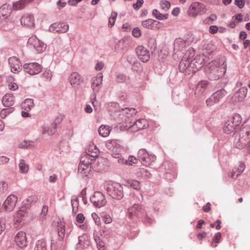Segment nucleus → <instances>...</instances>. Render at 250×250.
Listing matches in <instances>:
<instances>
[{"instance_id":"nucleus-38","label":"nucleus","mask_w":250,"mask_h":250,"mask_svg":"<svg viewBox=\"0 0 250 250\" xmlns=\"http://www.w3.org/2000/svg\"><path fill=\"white\" fill-rule=\"evenodd\" d=\"M34 250H47L46 242L43 239L37 241Z\"/></svg>"},{"instance_id":"nucleus-64","label":"nucleus","mask_w":250,"mask_h":250,"mask_svg":"<svg viewBox=\"0 0 250 250\" xmlns=\"http://www.w3.org/2000/svg\"><path fill=\"white\" fill-rule=\"evenodd\" d=\"M104 66V64L103 62H98L96 65L95 69L98 71H100L103 69Z\"/></svg>"},{"instance_id":"nucleus-63","label":"nucleus","mask_w":250,"mask_h":250,"mask_svg":"<svg viewBox=\"0 0 250 250\" xmlns=\"http://www.w3.org/2000/svg\"><path fill=\"white\" fill-rule=\"evenodd\" d=\"M211 204L210 203H208L207 204L203 207L202 209L205 212H208L210 210Z\"/></svg>"},{"instance_id":"nucleus-13","label":"nucleus","mask_w":250,"mask_h":250,"mask_svg":"<svg viewBox=\"0 0 250 250\" xmlns=\"http://www.w3.org/2000/svg\"><path fill=\"white\" fill-rule=\"evenodd\" d=\"M14 241L16 245L23 249L27 245V240L25 232L24 231H19L15 235Z\"/></svg>"},{"instance_id":"nucleus-33","label":"nucleus","mask_w":250,"mask_h":250,"mask_svg":"<svg viewBox=\"0 0 250 250\" xmlns=\"http://www.w3.org/2000/svg\"><path fill=\"white\" fill-rule=\"evenodd\" d=\"M245 166L243 163H240L238 167H235L231 174V177L235 179L239 176L244 170Z\"/></svg>"},{"instance_id":"nucleus-5","label":"nucleus","mask_w":250,"mask_h":250,"mask_svg":"<svg viewBox=\"0 0 250 250\" xmlns=\"http://www.w3.org/2000/svg\"><path fill=\"white\" fill-rule=\"evenodd\" d=\"M107 191L113 198L120 199L124 196L123 188L119 183L111 182L107 187Z\"/></svg>"},{"instance_id":"nucleus-44","label":"nucleus","mask_w":250,"mask_h":250,"mask_svg":"<svg viewBox=\"0 0 250 250\" xmlns=\"http://www.w3.org/2000/svg\"><path fill=\"white\" fill-rule=\"evenodd\" d=\"M129 186L135 189H139L140 188V183L136 180H130L127 182Z\"/></svg>"},{"instance_id":"nucleus-57","label":"nucleus","mask_w":250,"mask_h":250,"mask_svg":"<svg viewBox=\"0 0 250 250\" xmlns=\"http://www.w3.org/2000/svg\"><path fill=\"white\" fill-rule=\"evenodd\" d=\"M234 2L235 4L240 8H243L245 4V1L244 0H235Z\"/></svg>"},{"instance_id":"nucleus-29","label":"nucleus","mask_w":250,"mask_h":250,"mask_svg":"<svg viewBox=\"0 0 250 250\" xmlns=\"http://www.w3.org/2000/svg\"><path fill=\"white\" fill-rule=\"evenodd\" d=\"M2 103L4 106L9 107L14 103V97L12 94H6L2 99Z\"/></svg>"},{"instance_id":"nucleus-47","label":"nucleus","mask_w":250,"mask_h":250,"mask_svg":"<svg viewBox=\"0 0 250 250\" xmlns=\"http://www.w3.org/2000/svg\"><path fill=\"white\" fill-rule=\"evenodd\" d=\"M160 5L162 9L167 11L170 8V3L168 1L163 0L161 1Z\"/></svg>"},{"instance_id":"nucleus-12","label":"nucleus","mask_w":250,"mask_h":250,"mask_svg":"<svg viewBox=\"0 0 250 250\" xmlns=\"http://www.w3.org/2000/svg\"><path fill=\"white\" fill-rule=\"evenodd\" d=\"M248 89L246 87H242L236 91L231 97V102L233 104L240 103L243 101L246 98Z\"/></svg>"},{"instance_id":"nucleus-22","label":"nucleus","mask_w":250,"mask_h":250,"mask_svg":"<svg viewBox=\"0 0 250 250\" xmlns=\"http://www.w3.org/2000/svg\"><path fill=\"white\" fill-rule=\"evenodd\" d=\"M50 30L55 33H65L69 29V26L65 23H54L50 28Z\"/></svg>"},{"instance_id":"nucleus-50","label":"nucleus","mask_w":250,"mask_h":250,"mask_svg":"<svg viewBox=\"0 0 250 250\" xmlns=\"http://www.w3.org/2000/svg\"><path fill=\"white\" fill-rule=\"evenodd\" d=\"M85 219V218L83 213H79L76 217V220L79 224L83 223Z\"/></svg>"},{"instance_id":"nucleus-40","label":"nucleus","mask_w":250,"mask_h":250,"mask_svg":"<svg viewBox=\"0 0 250 250\" xmlns=\"http://www.w3.org/2000/svg\"><path fill=\"white\" fill-rule=\"evenodd\" d=\"M58 234L59 240H62L64 236L65 227L64 225L61 223L58 226Z\"/></svg>"},{"instance_id":"nucleus-52","label":"nucleus","mask_w":250,"mask_h":250,"mask_svg":"<svg viewBox=\"0 0 250 250\" xmlns=\"http://www.w3.org/2000/svg\"><path fill=\"white\" fill-rule=\"evenodd\" d=\"M62 119H63L62 115H60L57 116L54 120V124L52 125L55 126H57V125H58L60 124L61 123Z\"/></svg>"},{"instance_id":"nucleus-16","label":"nucleus","mask_w":250,"mask_h":250,"mask_svg":"<svg viewBox=\"0 0 250 250\" xmlns=\"http://www.w3.org/2000/svg\"><path fill=\"white\" fill-rule=\"evenodd\" d=\"M17 199V197L15 195H10L3 204L5 211L7 212L12 211L16 206Z\"/></svg>"},{"instance_id":"nucleus-30","label":"nucleus","mask_w":250,"mask_h":250,"mask_svg":"<svg viewBox=\"0 0 250 250\" xmlns=\"http://www.w3.org/2000/svg\"><path fill=\"white\" fill-rule=\"evenodd\" d=\"M142 24L143 27L147 29H152L155 26H157L160 24V22L152 19H147L142 21Z\"/></svg>"},{"instance_id":"nucleus-35","label":"nucleus","mask_w":250,"mask_h":250,"mask_svg":"<svg viewBox=\"0 0 250 250\" xmlns=\"http://www.w3.org/2000/svg\"><path fill=\"white\" fill-rule=\"evenodd\" d=\"M187 45H189V42L183 38H177L174 42V47L178 49L185 47Z\"/></svg>"},{"instance_id":"nucleus-58","label":"nucleus","mask_w":250,"mask_h":250,"mask_svg":"<svg viewBox=\"0 0 250 250\" xmlns=\"http://www.w3.org/2000/svg\"><path fill=\"white\" fill-rule=\"evenodd\" d=\"M92 217L94 220L96 224L98 225H100V219L97 215V214L95 213H93L92 214Z\"/></svg>"},{"instance_id":"nucleus-6","label":"nucleus","mask_w":250,"mask_h":250,"mask_svg":"<svg viewBox=\"0 0 250 250\" xmlns=\"http://www.w3.org/2000/svg\"><path fill=\"white\" fill-rule=\"evenodd\" d=\"M118 140H108L106 143V147L111 152L112 156L116 158L121 157V152L123 147Z\"/></svg>"},{"instance_id":"nucleus-20","label":"nucleus","mask_w":250,"mask_h":250,"mask_svg":"<svg viewBox=\"0 0 250 250\" xmlns=\"http://www.w3.org/2000/svg\"><path fill=\"white\" fill-rule=\"evenodd\" d=\"M139 157L141 159L142 164L146 166L150 165L155 159L154 156L149 155L144 150H140L139 151Z\"/></svg>"},{"instance_id":"nucleus-54","label":"nucleus","mask_w":250,"mask_h":250,"mask_svg":"<svg viewBox=\"0 0 250 250\" xmlns=\"http://www.w3.org/2000/svg\"><path fill=\"white\" fill-rule=\"evenodd\" d=\"M183 39L184 40H186L188 42H189V44L193 41V37L191 34L188 33V34H186L184 37V38Z\"/></svg>"},{"instance_id":"nucleus-2","label":"nucleus","mask_w":250,"mask_h":250,"mask_svg":"<svg viewBox=\"0 0 250 250\" xmlns=\"http://www.w3.org/2000/svg\"><path fill=\"white\" fill-rule=\"evenodd\" d=\"M241 116L238 114H234L233 116L229 117L226 121L223 127L224 131L227 134L232 132L235 127L241 124Z\"/></svg>"},{"instance_id":"nucleus-42","label":"nucleus","mask_w":250,"mask_h":250,"mask_svg":"<svg viewBox=\"0 0 250 250\" xmlns=\"http://www.w3.org/2000/svg\"><path fill=\"white\" fill-rule=\"evenodd\" d=\"M9 15V11L8 8L2 6L0 7V18L4 19L8 17Z\"/></svg>"},{"instance_id":"nucleus-32","label":"nucleus","mask_w":250,"mask_h":250,"mask_svg":"<svg viewBox=\"0 0 250 250\" xmlns=\"http://www.w3.org/2000/svg\"><path fill=\"white\" fill-rule=\"evenodd\" d=\"M118 162L121 164H125L127 165L131 166L133 164H136L138 162V159L133 156H130L127 160H125L121 157L118 159Z\"/></svg>"},{"instance_id":"nucleus-3","label":"nucleus","mask_w":250,"mask_h":250,"mask_svg":"<svg viewBox=\"0 0 250 250\" xmlns=\"http://www.w3.org/2000/svg\"><path fill=\"white\" fill-rule=\"evenodd\" d=\"M209 77L212 80L218 79L224 73V67L220 66L217 61H213L209 62L207 66Z\"/></svg>"},{"instance_id":"nucleus-39","label":"nucleus","mask_w":250,"mask_h":250,"mask_svg":"<svg viewBox=\"0 0 250 250\" xmlns=\"http://www.w3.org/2000/svg\"><path fill=\"white\" fill-rule=\"evenodd\" d=\"M19 167L20 171L22 173H27L29 170L28 165L27 164L25 161L23 160H21L19 164Z\"/></svg>"},{"instance_id":"nucleus-51","label":"nucleus","mask_w":250,"mask_h":250,"mask_svg":"<svg viewBox=\"0 0 250 250\" xmlns=\"http://www.w3.org/2000/svg\"><path fill=\"white\" fill-rule=\"evenodd\" d=\"M143 3L144 0H137L136 3L133 4V7L137 10L142 7Z\"/></svg>"},{"instance_id":"nucleus-24","label":"nucleus","mask_w":250,"mask_h":250,"mask_svg":"<svg viewBox=\"0 0 250 250\" xmlns=\"http://www.w3.org/2000/svg\"><path fill=\"white\" fill-rule=\"evenodd\" d=\"M27 209L26 207L22 206L17 212L15 216V221L16 223L21 222L24 218L26 217L28 215Z\"/></svg>"},{"instance_id":"nucleus-45","label":"nucleus","mask_w":250,"mask_h":250,"mask_svg":"<svg viewBox=\"0 0 250 250\" xmlns=\"http://www.w3.org/2000/svg\"><path fill=\"white\" fill-rule=\"evenodd\" d=\"M207 105L208 106H210L214 105L215 104H217V102L216 101V99L214 97L213 94H212L209 98H208L206 101Z\"/></svg>"},{"instance_id":"nucleus-53","label":"nucleus","mask_w":250,"mask_h":250,"mask_svg":"<svg viewBox=\"0 0 250 250\" xmlns=\"http://www.w3.org/2000/svg\"><path fill=\"white\" fill-rule=\"evenodd\" d=\"M132 35L135 37H139L141 35L140 30L138 28H135L132 31Z\"/></svg>"},{"instance_id":"nucleus-34","label":"nucleus","mask_w":250,"mask_h":250,"mask_svg":"<svg viewBox=\"0 0 250 250\" xmlns=\"http://www.w3.org/2000/svg\"><path fill=\"white\" fill-rule=\"evenodd\" d=\"M87 152L84 155H88L91 158V159L94 160V158L96 157L98 153L99 150L96 146L93 144L90 145L88 147Z\"/></svg>"},{"instance_id":"nucleus-46","label":"nucleus","mask_w":250,"mask_h":250,"mask_svg":"<svg viewBox=\"0 0 250 250\" xmlns=\"http://www.w3.org/2000/svg\"><path fill=\"white\" fill-rule=\"evenodd\" d=\"M117 16V14L116 13H112L111 17L109 18L108 20V25L110 27H112L114 25Z\"/></svg>"},{"instance_id":"nucleus-18","label":"nucleus","mask_w":250,"mask_h":250,"mask_svg":"<svg viewBox=\"0 0 250 250\" xmlns=\"http://www.w3.org/2000/svg\"><path fill=\"white\" fill-rule=\"evenodd\" d=\"M8 62L12 72L17 73L21 70V65L20 60L16 57H12L8 59Z\"/></svg>"},{"instance_id":"nucleus-43","label":"nucleus","mask_w":250,"mask_h":250,"mask_svg":"<svg viewBox=\"0 0 250 250\" xmlns=\"http://www.w3.org/2000/svg\"><path fill=\"white\" fill-rule=\"evenodd\" d=\"M217 20V16L215 14H211L209 17L206 18L203 21L206 24H209Z\"/></svg>"},{"instance_id":"nucleus-60","label":"nucleus","mask_w":250,"mask_h":250,"mask_svg":"<svg viewBox=\"0 0 250 250\" xmlns=\"http://www.w3.org/2000/svg\"><path fill=\"white\" fill-rule=\"evenodd\" d=\"M56 126L54 125H52V127L47 129V134L49 135L54 134L56 131Z\"/></svg>"},{"instance_id":"nucleus-4","label":"nucleus","mask_w":250,"mask_h":250,"mask_svg":"<svg viewBox=\"0 0 250 250\" xmlns=\"http://www.w3.org/2000/svg\"><path fill=\"white\" fill-rule=\"evenodd\" d=\"M93 159L88 155H83L81 159L78 167V172L82 176H86L91 170L90 165Z\"/></svg>"},{"instance_id":"nucleus-7","label":"nucleus","mask_w":250,"mask_h":250,"mask_svg":"<svg viewBox=\"0 0 250 250\" xmlns=\"http://www.w3.org/2000/svg\"><path fill=\"white\" fill-rule=\"evenodd\" d=\"M125 127L129 131L135 132L139 130L146 128L149 126V124L147 121L145 119H140L136 122L132 124L131 122L125 123Z\"/></svg>"},{"instance_id":"nucleus-21","label":"nucleus","mask_w":250,"mask_h":250,"mask_svg":"<svg viewBox=\"0 0 250 250\" xmlns=\"http://www.w3.org/2000/svg\"><path fill=\"white\" fill-rule=\"evenodd\" d=\"M21 24L26 27L32 28L34 27V18L31 14H24L21 18Z\"/></svg>"},{"instance_id":"nucleus-14","label":"nucleus","mask_w":250,"mask_h":250,"mask_svg":"<svg viewBox=\"0 0 250 250\" xmlns=\"http://www.w3.org/2000/svg\"><path fill=\"white\" fill-rule=\"evenodd\" d=\"M179 67L181 72L185 73L188 74H190L191 73H194L193 70V68L192 65V63L190 62L189 59H183L179 63Z\"/></svg>"},{"instance_id":"nucleus-19","label":"nucleus","mask_w":250,"mask_h":250,"mask_svg":"<svg viewBox=\"0 0 250 250\" xmlns=\"http://www.w3.org/2000/svg\"><path fill=\"white\" fill-rule=\"evenodd\" d=\"M136 53L138 58L143 62H147L150 58L148 50L143 46H139L136 49Z\"/></svg>"},{"instance_id":"nucleus-48","label":"nucleus","mask_w":250,"mask_h":250,"mask_svg":"<svg viewBox=\"0 0 250 250\" xmlns=\"http://www.w3.org/2000/svg\"><path fill=\"white\" fill-rule=\"evenodd\" d=\"M34 197H29L27 199H25L23 201V206L26 207L27 209L29 206H30L31 203L33 201Z\"/></svg>"},{"instance_id":"nucleus-25","label":"nucleus","mask_w":250,"mask_h":250,"mask_svg":"<svg viewBox=\"0 0 250 250\" xmlns=\"http://www.w3.org/2000/svg\"><path fill=\"white\" fill-rule=\"evenodd\" d=\"M103 81V75L102 73H98L96 76L91 79V88L94 91H98L99 87L101 85Z\"/></svg>"},{"instance_id":"nucleus-55","label":"nucleus","mask_w":250,"mask_h":250,"mask_svg":"<svg viewBox=\"0 0 250 250\" xmlns=\"http://www.w3.org/2000/svg\"><path fill=\"white\" fill-rule=\"evenodd\" d=\"M8 87L9 89L11 90H15L18 89V86L16 83L11 82L8 84Z\"/></svg>"},{"instance_id":"nucleus-8","label":"nucleus","mask_w":250,"mask_h":250,"mask_svg":"<svg viewBox=\"0 0 250 250\" xmlns=\"http://www.w3.org/2000/svg\"><path fill=\"white\" fill-rule=\"evenodd\" d=\"M206 12V6L200 2H194L191 3L188 10V15L196 18L198 15L205 14Z\"/></svg>"},{"instance_id":"nucleus-15","label":"nucleus","mask_w":250,"mask_h":250,"mask_svg":"<svg viewBox=\"0 0 250 250\" xmlns=\"http://www.w3.org/2000/svg\"><path fill=\"white\" fill-rule=\"evenodd\" d=\"M90 200L94 205L98 208L104 206L106 203L104 194L99 191L95 192Z\"/></svg>"},{"instance_id":"nucleus-36","label":"nucleus","mask_w":250,"mask_h":250,"mask_svg":"<svg viewBox=\"0 0 250 250\" xmlns=\"http://www.w3.org/2000/svg\"><path fill=\"white\" fill-rule=\"evenodd\" d=\"M213 94L216 99L217 102L218 103L226 97L227 94V92L226 90L222 89L217 91Z\"/></svg>"},{"instance_id":"nucleus-49","label":"nucleus","mask_w":250,"mask_h":250,"mask_svg":"<svg viewBox=\"0 0 250 250\" xmlns=\"http://www.w3.org/2000/svg\"><path fill=\"white\" fill-rule=\"evenodd\" d=\"M42 76L46 80H51L52 76V72L50 70L45 71L42 74Z\"/></svg>"},{"instance_id":"nucleus-11","label":"nucleus","mask_w":250,"mask_h":250,"mask_svg":"<svg viewBox=\"0 0 250 250\" xmlns=\"http://www.w3.org/2000/svg\"><path fill=\"white\" fill-rule=\"evenodd\" d=\"M68 80L70 85L74 88L78 87L84 82L83 77L76 72H72L70 74Z\"/></svg>"},{"instance_id":"nucleus-62","label":"nucleus","mask_w":250,"mask_h":250,"mask_svg":"<svg viewBox=\"0 0 250 250\" xmlns=\"http://www.w3.org/2000/svg\"><path fill=\"white\" fill-rule=\"evenodd\" d=\"M7 188V184L5 182L0 183V192H3Z\"/></svg>"},{"instance_id":"nucleus-27","label":"nucleus","mask_w":250,"mask_h":250,"mask_svg":"<svg viewBox=\"0 0 250 250\" xmlns=\"http://www.w3.org/2000/svg\"><path fill=\"white\" fill-rule=\"evenodd\" d=\"M89 242L86 235H83L79 237V242L76 245V250H83L89 245Z\"/></svg>"},{"instance_id":"nucleus-37","label":"nucleus","mask_w":250,"mask_h":250,"mask_svg":"<svg viewBox=\"0 0 250 250\" xmlns=\"http://www.w3.org/2000/svg\"><path fill=\"white\" fill-rule=\"evenodd\" d=\"M34 105L33 100L31 99H26L21 104L22 108L26 111H29Z\"/></svg>"},{"instance_id":"nucleus-9","label":"nucleus","mask_w":250,"mask_h":250,"mask_svg":"<svg viewBox=\"0 0 250 250\" xmlns=\"http://www.w3.org/2000/svg\"><path fill=\"white\" fill-rule=\"evenodd\" d=\"M208 61V57L204 54H200L195 56L191 62L193 72H196L201 68Z\"/></svg>"},{"instance_id":"nucleus-28","label":"nucleus","mask_w":250,"mask_h":250,"mask_svg":"<svg viewBox=\"0 0 250 250\" xmlns=\"http://www.w3.org/2000/svg\"><path fill=\"white\" fill-rule=\"evenodd\" d=\"M208 85V82L206 81H202L198 83L195 90V94L200 95L204 93Z\"/></svg>"},{"instance_id":"nucleus-10","label":"nucleus","mask_w":250,"mask_h":250,"mask_svg":"<svg viewBox=\"0 0 250 250\" xmlns=\"http://www.w3.org/2000/svg\"><path fill=\"white\" fill-rule=\"evenodd\" d=\"M29 45H32L38 53L43 52L46 48V44L39 40L36 36H32L28 41Z\"/></svg>"},{"instance_id":"nucleus-41","label":"nucleus","mask_w":250,"mask_h":250,"mask_svg":"<svg viewBox=\"0 0 250 250\" xmlns=\"http://www.w3.org/2000/svg\"><path fill=\"white\" fill-rule=\"evenodd\" d=\"M152 14L153 16L158 20H163L167 19L168 17V14H162L160 13L157 10L154 9L153 11Z\"/></svg>"},{"instance_id":"nucleus-59","label":"nucleus","mask_w":250,"mask_h":250,"mask_svg":"<svg viewBox=\"0 0 250 250\" xmlns=\"http://www.w3.org/2000/svg\"><path fill=\"white\" fill-rule=\"evenodd\" d=\"M5 229V222L3 219H0V234Z\"/></svg>"},{"instance_id":"nucleus-56","label":"nucleus","mask_w":250,"mask_h":250,"mask_svg":"<svg viewBox=\"0 0 250 250\" xmlns=\"http://www.w3.org/2000/svg\"><path fill=\"white\" fill-rule=\"evenodd\" d=\"M218 28L216 25H211L209 27V32L212 34H216L218 31Z\"/></svg>"},{"instance_id":"nucleus-23","label":"nucleus","mask_w":250,"mask_h":250,"mask_svg":"<svg viewBox=\"0 0 250 250\" xmlns=\"http://www.w3.org/2000/svg\"><path fill=\"white\" fill-rule=\"evenodd\" d=\"M142 210V208L140 205L134 204L128 209L127 214L129 218H133L137 217Z\"/></svg>"},{"instance_id":"nucleus-31","label":"nucleus","mask_w":250,"mask_h":250,"mask_svg":"<svg viewBox=\"0 0 250 250\" xmlns=\"http://www.w3.org/2000/svg\"><path fill=\"white\" fill-rule=\"evenodd\" d=\"M112 130V127L106 125H102L98 129V132L101 136L103 137H107Z\"/></svg>"},{"instance_id":"nucleus-17","label":"nucleus","mask_w":250,"mask_h":250,"mask_svg":"<svg viewBox=\"0 0 250 250\" xmlns=\"http://www.w3.org/2000/svg\"><path fill=\"white\" fill-rule=\"evenodd\" d=\"M24 68L28 73L32 75L38 74L42 70V66L36 62L25 64Z\"/></svg>"},{"instance_id":"nucleus-26","label":"nucleus","mask_w":250,"mask_h":250,"mask_svg":"<svg viewBox=\"0 0 250 250\" xmlns=\"http://www.w3.org/2000/svg\"><path fill=\"white\" fill-rule=\"evenodd\" d=\"M32 1V0H20L13 3V9L15 11L22 10Z\"/></svg>"},{"instance_id":"nucleus-1","label":"nucleus","mask_w":250,"mask_h":250,"mask_svg":"<svg viewBox=\"0 0 250 250\" xmlns=\"http://www.w3.org/2000/svg\"><path fill=\"white\" fill-rule=\"evenodd\" d=\"M234 146L239 149H245L250 154V125H246L240 129L239 139L235 141Z\"/></svg>"},{"instance_id":"nucleus-61","label":"nucleus","mask_w":250,"mask_h":250,"mask_svg":"<svg viewBox=\"0 0 250 250\" xmlns=\"http://www.w3.org/2000/svg\"><path fill=\"white\" fill-rule=\"evenodd\" d=\"M103 220L106 224H110L112 220L111 217L108 215H105L104 216Z\"/></svg>"}]
</instances>
